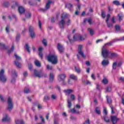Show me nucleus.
I'll use <instances>...</instances> for the list:
<instances>
[{
  "label": "nucleus",
  "instance_id": "obj_1",
  "mask_svg": "<svg viewBox=\"0 0 124 124\" xmlns=\"http://www.w3.org/2000/svg\"><path fill=\"white\" fill-rule=\"evenodd\" d=\"M70 16L67 14H63L62 15L61 21L59 22V27L61 29L64 28V26H65V19Z\"/></svg>",
  "mask_w": 124,
  "mask_h": 124
},
{
  "label": "nucleus",
  "instance_id": "obj_2",
  "mask_svg": "<svg viewBox=\"0 0 124 124\" xmlns=\"http://www.w3.org/2000/svg\"><path fill=\"white\" fill-rule=\"evenodd\" d=\"M46 59L52 64H57L58 63V58H57V56L55 55H49L46 57Z\"/></svg>",
  "mask_w": 124,
  "mask_h": 124
},
{
  "label": "nucleus",
  "instance_id": "obj_3",
  "mask_svg": "<svg viewBox=\"0 0 124 124\" xmlns=\"http://www.w3.org/2000/svg\"><path fill=\"white\" fill-rule=\"evenodd\" d=\"M110 55V51H109L105 46H103L102 48V56L105 59H108Z\"/></svg>",
  "mask_w": 124,
  "mask_h": 124
},
{
  "label": "nucleus",
  "instance_id": "obj_4",
  "mask_svg": "<svg viewBox=\"0 0 124 124\" xmlns=\"http://www.w3.org/2000/svg\"><path fill=\"white\" fill-rule=\"evenodd\" d=\"M0 81L2 83H5V82L7 81V78L4 75V69H1V70L0 71Z\"/></svg>",
  "mask_w": 124,
  "mask_h": 124
},
{
  "label": "nucleus",
  "instance_id": "obj_5",
  "mask_svg": "<svg viewBox=\"0 0 124 124\" xmlns=\"http://www.w3.org/2000/svg\"><path fill=\"white\" fill-rule=\"evenodd\" d=\"M73 39L74 41H83L86 39L85 37H83V36L80 34H76L73 36Z\"/></svg>",
  "mask_w": 124,
  "mask_h": 124
},
{
  "label": "nucleus",
  "instance_id": "obj_6",
  "mask_svg": "<svg viewBox=\"0 0 124 124\" xmlns=\"http://www.w3.org/2000/svg\"><path fill=\"white\" fill-rule=\"evenodd\" d=\"M66 76L63 74H61L58 75V79L59 82H62V85H65V81L64 79H65Z\"/></svg>",
  "mask_w": 124,
  "mask_h": 124
},
{
  "label": "nucleus",
  "instance_id": "obj_7",
  "mask_svg": "<svg viewBox=\"0 0 124 124\" xmlns=\"http://www.w3.org/2000/svg\"><path fill=\"white\" fill-rule=\"evenodd\" d=\"M13 109V103L12 102V99L10 97H9L8 99V108L7 109L9 111H11Z\"/></svg>",
  "mask_w": 124,
  "mask_h": 124
},
{
  "label": "nucleus",
  "instance_id": "obj_8",
  "mask_svg": "<svg viewBox=\"0 0 124 124\" xmlns=\"http://www.w3.org/2000/svg\"><path fill=\"white\" fill-rule=\"evenodd\" d=\"M78 52L79 54L82 57V58H86V55L84 54V52L83 51V46L79 45L78 46Z\"/></svg>",
  "mask_w": 124,
  "mask_h": 124
},
{
  "label": "nucleus",
  "instance_id": "obj_9",
  "mask_svg": "<svg viewBox=\"0 0 124 124\" xmlns=\"http://www.w3.org/2000/svg\"><path fill=\"white\" fill-rule=\"evenodd\" d=\"M57 49L61 54L64 52V47H63V46L61 44H57Z\"/></svg>",
  "mask_w": 124,
  "mask_h": 124
},
{
  "label": "nucleus",
  "instance_id": "obj_10",
  "mask_svg": "<svg viewBox=\"0 0 124 124\" xmlns=\"http://www.w3.org/2000/svg\"><path fill=\"white\" fill-rule=\"evenodd\" d=\"M34 74L36 77H38L39 78L43 77L45 75L42 72H38V71H36V70H34Z\"/></svg>",
  "mask_w": 124,
  "mask_h": 124
},
{
  "label": "nucleus",
  "instance_id": "obj_11",
  "mask_svg": "<svg viewBox=\"0 0 124 124\" xmlns=\"http://www.w3.org/2000/svg\"><path fill=\"white\" fill-rule=\"evenodd\" d=\"M12 83H15V81H16V78H17V74L15 71H12Z\"/></svg>",
  "mask_w": 124,
  "mask_h": 124
},
{
  "label": "nucleus",
  "instance_id": "obj_12",
  "mask_svg": "<svg viewBox=\"0 0 124 124\" xmlns=\"http://www.w3.org/2000/svg\"><path fill=\"white\" fill-rule=\"evenodd\" d=\"M51 3H53V1L49 0L46 4V9H42V11H43V12H45L46 10H48V9L50 8V4H51Z\"/></svg>",
  "mask_w": 124,
  "mask_h": 124
},
{
  "label": "nucleus",
  "instance_id": "obj_13",
  "mask_svg": "<svg viewBox=\"0 0 124 124\" xmlns=\"http://www.w3.org/2000/svg\"><path fill=\"white\" fill-rule=\"evenodd\" d=\"M29 32H30L31 38L35 37V33H34V32L33 31V27L32 26H30L29 27Z\"/></svg>",
  "mask_w": 124,
  "mask_h": 124
},
{
  "label": "nucleus",
  "instance_id": "obj_14",
  "mask_svg": "<svg viewBox=\"0 0 124 124\" xmlns=\"http://www.w3.org/2000/svg\"><path fill=\"white\" fill-rule=\"evenodd\" d=\"M11 118L8 116L7 114H5L3 119H2V122H9L10 121Z\"/></svg>",
  "mask_w": 124,
  "mask_h": 124
},
{
  "label": "nucleus",
  "instance_id": "obj_15",
  "mask_svg": "<svg viewBox=\"0 0 124 124\" xmlns=\"http://www.w3.org/2000/svg\"><path fill=\"white\" fill-rule=\"evenodd\" d=\"M111 119L113 124H116L119 120V118H117V117L115 116H111Z\"/></svg>",
  "mask_w": 124,
  "mask_h": 124
},
{
  "label": "nucleus",
  "instance_id": "obj_16",
  "mask_svg": "<svg viewBox=\"0 0 124 124\" xmlns=\"http://www.w3.org/2000/svg\"><path fill=\"white\" fill-rule=\"evenodd\" d=\"M64 93H65L66 95L70 94V93H74V90L72 89H67L63 90Z\"/></svg>",
  "mask_w": 124,
  "mask_h": 124
},
{
  "label": "nucleus",
  "instance_id": "obj_17",
  "mask_svg": "<svg viewBox=\"0 0 124 124\" xmlns=\"http://www.w3.org/2000/svg\"><path fill=\"white\" fill-rule=\"evenodd\" d=\"M117 41H119V39H115L114 40H112L111 42H109L107 44H105L104 46H105V47L107 45H108V46H111V45H112V44H113V43H114L115 42H117Z\"/></svg>",
  "mask_w": 124,
  "mask_h": 124
},
{
  "label": "nucleus",
  "instance_id": "obj_18",
  "mask_svg": "<svg viewBox=\"0 0 124 124\" xmlns=\"http://www.w3.org/2000/svg\"><path fill=\"white\" fill-rule=\"evenodd\" d=\"M42 50H43V47H40L38 48L39 51V56L40 57L41 59H43V54H42Z\"/></svg>",
  "mask_w": 124,
  "mask_h": 124
},
{
  "label": "nucleus",
  "instance_id": "obj_19",
  "mask_svg": "<svg viewBox=\"0 0 124 124\" xmlns=\"http://www.w3.org/2000/svg\"><path fill=\"white\" fill-rule=\"evenodd\" d=\"M118 56V54L115 53L109 52V55L108 56V59H113V58H116Z\"/></svg>",
  "mask_w": 124,
  "mask_h": 124
},
{
  "label": "nucleus",
  "instance_id": "obj_20",
  "mask_svg": "<svg viewBox=\"0 0 124 124\" xmlns=\"http://www.w3.org/2000/svg\"><path fill=\"white\" fill-rule=\"evenodd\" d=\"M18 11L20 14H23L25 13V8L22 6L18 7Z\"/></svg>",
  "mask_w": 124,
  "mask_h": 124
},
{
  "label": "nucleus",
  "instance_id": "obj_21",
  "mask_svg": "<svg viewBox=\"0 0 124 124\" xmlns=\"http://www.w3.org/2000/svg\"><path fill=\"white\" fill-rule=\"evenodd\" d=\"M102 64L104 66H106L108 65V64H109V61L106 60H104L102 62Z\"/></svg>",
  "mask_w": 124,
  "mask_h": 124
},
{
  "label": "nucleus",
  "instance_id": "obj_22",
  "mask_svg": "<svg viewBox=\"0 0 124 124\" xmlns=\"http://www.w3.org/2000/svg\"><path fill=\"white\" fill-rule=\"evenodd\" d=\"M16 124H24V121L22 119H16Z\"/></svg>",
  "mask_w": 124,
  "mask_h": 124
},
{
  "label": "nucleus",
  "instance_id": "obj_23",
  "mask_svg": "<svg viewBox=\"0 0 124 124\" xmlns=\"http://www.w3.org/2000/svg\"><path fill=\"white\" fill-rule=\"evenodd\" d=\"M65 7L68 8V9H69L70 11H71V8L73 7V5H72V4L71 3H68L65 5Z\"/></svg>",
  "mask_w": 124,
  "mask_h": 124
},
{
  "label": "nucleus",
  "instance_id": "obj_24",
  "mask_svg": "<svg viewBox=\"0 0 124 124\" xmlns=\"http://www.w3.org/2000/svg\"><path fill=\"white\" fill-rule=\"evenodd\" d=\"M34 64L36 66H37V67H41V63H40V62L38 60H35L34 62Z\"/></svg>",
  "mask_w": 124,
  "mask_h": 124
},
{
  "label": "nucleus",
  "instance_id": "obj_25",
  "mask_svg": "<svg viewBox=\"0 0 124 124\" xmlns=\"http://www.w3.org/2000/svg\"><path fill=\"white\" fill-rule=\"evenodd\" d=\"M75 70L78 74H80L81 73V68H80V67L75 66Z\"/></svg>",
  "mask_w": 124,
  "mask_h": 124
},
{
  "label": "nucleus",
  "instance_id": "obj_26",
  "mask_svg": "<svg viewBox=\"0 0 124 124\" xmlns=\"http://www.w3.org/2000/svg\"><path fill=\"white\" fill-rule=\"evenodd\" d=\"M70 79H72V80H74V81H77V76H75V75H70Z\"/></svg>",
  "mask_w": 124,
  "mask_h": 124
},
{
  "label": "nucleus",
  "instance_id": "obj_27",
  "mask_svg": "<svg viewBox=\"0 0 124 124\" xmlns=\"http://www.w3.org/2000/svg\"><path fill=\"white\" fill-rule=\"evenodd\" d=\"M88 31L91 35L93 36L94 34V31L92 28H88Z\"/></svg>",
  "mask_w": 124,
  "mask_h": 124
},
{
  "label": "nucleus",
  "instance_id": "obj_28",
  "mask_svg": "<svg viewBox=\"0 0 124 124\" xmlns=\"http://www.w3.org/2000/svg\"><path fill=\"white\" fill-rule=\"evenodd\" d=\"M89 23V25H92V19L89 18V19H85L83 21V23Z\"/></svg>",
  "mask_w": 124,
  "mask_h": 124
},
{
  "label": "nucleus",
  "instance_id": "obj_29",
  "mask_svg": "<svg viewBox=\"0 0 124 124\" xmlns=\"http://www.w3.org/2000/svg\"><path fill=\"white\" fill-rule=\"evenodd\" d=\"M54 74L51 73L49 75V80L51 82L54 80Z\"/></svg>",
  "mask_w": 124,
  "mask_h": 124
},
{
  "label": "nucleus",
  "instance_id": "obj_30",
  "mask_svg": "<svg viewBox=\"0 0 124 124\" xmlns=\"http://www.w3.org/2000/svg\"><path fill=\"white\" fill-rule=\"evenodd\" d=\"M118 66V62H113L112 64V69H116L117 68V66Z\"/></svg>",
  "mask_w": 124,
  "mask_h": 124
},
{
  "label": "nucleus",
  "instance_id": "obj_31",
  "mask_svg": "<svg viewBox=\"0 0 124 124\" xmlns=\"http://www.w3.org/2000/svg\"><path fill=\"white\" fill-rule=\"evenodd\" d=\"M71 112H72V113H73L74 114H79V110H76L75 108L71 109Z\"/></svg>",
  "mask_w": 124,
  "mask_h": 124
},
{
  "label": "nucleus",
  "instance_id": "obj_32",
  "mask_svg": "<svg viewBox=\"0 0 124 124\" xmlns=\"http://www.w3.org/2000/svg\"><path fill=\"white\" fill-rule=\"evenodd\" d=\"M25 17L26 18H31V13L28 12L25 14Z\"/></svg>",
  "mask_w": 124,
  "mask_h": 124
},
{
  "label": "nucleus",
  "instance_id": "obj_33",
  "mask_svg": "<svg viewBox=\"0 0 124 124\" xmlns=\"http://www.w3.org/2000/svg\"><path fill=\"white\" fill-rule=\"evenodd\" d=\"M115 28L116 31H121V27L119 25H116Z\"/></svg>",
  "mask_w": 124,
  "mask_h": 124
},
{
  "label": "nucleus",
  "instance_id": "obj_34",
  "mask_svg": "<svg viewBox=\"0 0 124 124\" xmlns=\"http://www.w3.org/2000/svg\"><path fill=\"white\" fill-rule=\"evenodd\" d=\"M106 97L108 103V104H111V103H112V100H111V98H109V96H108V95H107Z\"/></svg>",
  "mask_w": 124,
  "mask_h": 124
},
{
  "label": "nucleus",
  "instance_id": "obj_35",
  "mask_svg": "<svg viewBox=\"0 0 124 124\" xmlns=\"http://www.w3.org/2000/svg\"><path fill=\"white\" fill-rule=\"evenodd\" d=\"M15 64L16 65L17 67L18 68H21V63H19L17 61H15Z\"/></svg>",
  "mask_w": 124,
  "mask_h": 124
},
{
  "label": "nucleus",
  "instance_id": "obj_36",
  "mask_svg": "<svg viewBox=\"0 0 124 124\" xmlns=\"http://www.w3.org/2000/svg\"><path fill=\"white\" fill-rule=\"evenodd\" d=\"M17 6H19V5L18 4V2H16L14 5H12V9H15L16 7H17Z\"/></svg>",
  "mask_w": 124,
  "mask_h": 124
},
{
  "label": "nucleus",
  "instance_id": "obj_37",
  "mask_svg": "<svg viewBox=\"0 0 124 124\" xmlns=\"http://www.w3.org/2000/svg\"><path fill=\"white\" fill-rule=\"evenodd\" d=\"M103 84L106 85V84H108V79L106 78H104L102 80Z\"/></svg>",
  "mask_w": 124,
  "mask_h": 124
},
{
  "label": "nucleus",
  "instance_id": "obj_38",
  "mask_svg": "<svg viewBox=\"0 0 124 124\" xmlns=\"http://www.w3.org/2000/svg\"><path fill=\"white\" fill-rule=\"evenodd\" d=\"M25 48L27 51H28V53H31V50H30V46H29V45L28 44L26 45Z\"/></svg>",
  "mask_w": 124,
  "mask_h": 124
},
{
  "label": "nucleus",
  "instance_id": "obj_39",
  "mask_svg": "<svg viewBox=\"0 0 124 124\" xmlns=\"http://www.w3.org/2000/svg\"><path fill=\"white\" fill-rule=\"evenodd\" d=\"M14 51V46H12V48L10 50H8V54H10V53H12V52H13Z\"/></svg>",
  "mask_w": 124,
  "mask_h": 124
},
{
  "label": "nucleus",
  "instance_id": "obj_40",
  "mask_svg": "<svg viewBox=\"0 0 124 124\" xmlns=\"http://www.w3.org/2000/svg\"><path fill=\"white\" fill-rule=\"evenodd\" d=\"M113 4L115 5H120V1L118 0H114L113 1Z\"/></svg>",
  "mask_w": 124,
  "mask_h": 124
},
{
  "label": "nucleus",
  "instance_id": "obj_41",
  "mask_svg": "<svg viewBox=\"0 0 124 124\" xmlns=\"http://www.w3.org/2000/svg\"><path fill=\"white\" fill-rule=\"evenodd\" d=\"M9 29H10V26H7L5 29V31L7 33H9Z\"/></svg>",
  "mask_w": 124,
  "mask_h": 124
},
{
  "label": "nucleus",
  "instance_id": "obj_42",
  "mask_svg": "<svg viewBox=\"0 0 124 124\" xmlns=\"http://www.w3.org/2000/svg\"><path fill=\"white\" fill-rule=\"evenodd\" d=\"M95 112L96 114H98V115H99L100 114V109L98 108H96L95 109Z\"/></svg>",
  "mask_w": 124,
  "mask_h": 124
},
{
  "label": "nucleus",
  "instance_id": "obj_43",
  "mask_svg": "<svg viewBox=\"0 0 124 124\" xmlns=\"http://www.w3.org/2000/svg\"><path fill=\"white\" fill-rule=\"evenodd\" d=\"M0 48L1 49H5V45L2 44V43H0Z\"/></svg>",
  "mask_w": 124,
  "mask_h": 124
},
{
  "label": "nucleus",
  "instance_id": "obj_44",
  "mask_svg": "<svg viewBox=\"0 0 124 124\" xmlns=\"http://www.w3.org/2000/svg\"><path fill=\"white\" fill-rule=\"evenodd\" d=\"M46 68L49 70H53V67L52 66H49V65H46Z\"/></svg>",
  "mask_w": 124,
  "mask_h": 124
},
{
  "label": "nucleus",
  "instance_id": "obj_45",
  "mask_svg": "<svg viewBox=\"0 0 124 124\" xmlns=\"http://www.w3.org/2000/svg\"><path fill=\"white\" fill-rule=\"evenodd\" d=\"M104 120L106 123H109L110 122V119L107 117H104Z\"/></svg>",
  "mask_w": 124,
  "mask_h": 124
},
{
  "label": "nucleus",
  "instance_id": "obj_46",
  "mask_svg": "<svg viewBox=\"0 0 124 124\" xmlns=\"http://www.w3.org/2000/svg\"><path fill=\"white\" fill-rule=\"evenodd\" d=\"M72 105L71 104V101H70L69 99H68V107L69 108H71Z\"/></svg>",
  "mask_w": 124,
  "mask_h": 124
},
{
  "label": "nucleus",
  "instance_id": "obj_47",
  "mask_svg": "<svg viewBox=\"0 0 124 124\" xmlns=\"http://www.w3.org/2000/svg\"><path fill=\"white\" fill-rule=\"evenodd\" d=\"M43 44H44V46H47V40L44 39L43 41Z\"/></svg>",
  "mask_w": 124,
  "mask_h": 124
},
{
  "label": "nucleus",
  "instance_id": "obj_48",
  "mask_svg": "<svg viewBox=\"0 0 124 124\" xmlns=\"http://www.w3.org/2000/svg\"><path fill=\"white\" fill-rule=\"evenodd\" d=\"M107 24L108 25V28H111L113 27V24H112L111 23H108H108H107Z\"/></svg>",
  "mask_w": 124,
  "mask_h": 124
},
{
  "label": "nucleus",
  "instance_id": "obj_49",
  "mask_svg": "<svg viewBox=\"0 0 124 124\" xmlns=\"http://www.w3.org/2000/svg\"><path fill=\"white\" fill-rule=\"evenodd\" d=\"M24 93H31V90H30L29 89H25L24 90Z\"/></svg>",
  "mask_w": 124,
  "mask_h": 124
},
{
  "label": "nucleus",
  "instance_id": "obj_50",
  "mask_svg": "<svg viewBox=\"0 0 124 124\" xmlns=\"http://www.w3.org/2000/svg\"><path fill=\"white\" fill-rule=\"evenodd\" d=\"M70 98L72 100H75V95L73 94H71Z\"/></svg>",
  "mask_w": 124,
  "mask_h": 124
},
{
  "label": "nucleus",
  "instance_id": "obj_51",
  "mask_svg": "<svg viewBox=\"0 0 124 124\" xmlns=\"http://www.w3.org/2000/svg\"><path fill=\"white\" fill-rule=\"evenodd\" d=\"M15 57H16V60H21V57L18 56L16 53L15 54Z\"/></svg>",
  "mask_w": 124,
  "mask_h": 124
},
{
  "label": "nucleus",
  "instance_id": "obj_52",
  "mask_svg": "<svg viewBox=\"0 0 124 124\" xmlns=\"http://www.w3.org/2000/svg\"><path fill=\"white\" fill-rule=\"evenodd\" d=\"M110 14H108L107 16V19L106 20V23H108V21H109V19H110Z\"/></svg>",
  "mask_w": 124,
  "mask_h": 124
},
{
  "label": "nucleus",
  "instance_id": "obj_53",
  "mask_svg": "<svg viewBox=\"0 0 124 124\" xmlns=\"http://www.w3.org/2000/svg\"><path fill=\"white\" fill-rule=\"evenodd\" d=\"M47 100H49V96L46 95L44 97V101H47Z\"/></svg>",
  "mask_w": 124,
  "mask_h": 124
},
{
  "label": "nucleus",
  "instance_id": "obj_54",
  "mask_svg": "<svg viewBox=\"0 0 124 124\" xmlns=\"http://www.w3.org/2000/svg\"><path fill=\"white\" fill-rule=\"evenodd\" d=\"M70 24H71V20H70V19H68L67 21H66V24L68 26H69V25H70Z\"/></svg>",
  "mask_w": 124,
  "mask_h": 124
},
{
  "label": "nucleus",
  "instance_id": "obj_55",
  "mask_svg": "<svg viewBox=\"0 0 124 124\" xmlns=\"http://www.w3.org/2000/svg\"><path fill=\"white\" fill-rule=\"evenodd\" d=\"M38 26H39V28L40 30H42V27H41V22L39 20L38 22Z\"/></svg>",
  "mask_w": 124,
  "mask_h": 124
},
{
  "label": "nucleus",
  "instance_id": "obj_56",
  "mask_svg": "<svg viewBox=\"0 0 124 124\" xmlns=\"http://www.w3.org/2000/svg\"><path fill=\"white\" fill-rule=\"evenodd\" d=\"M118 17H119V20L120 21H122V20H123V16H121L120 15H118Z\"/></svg>",
  "mask_w": 124,
  "mask_h": 124
},
{
  "label": "nucleus",
  "instance_id": "obj_57",
  "mask_svg": "<svg viewBox=\"0 0 124 124\" xmlns=\"http://www.w3.org/2000/svg\"><path fill=\"white\" fill-rule=\"evenodd\" d=\"M28 67L30 70H31V69H32V65H31V63L29 64Z\"/></svg>",
  "mask_w": 124,
  "mask_h": 124
},
{
  "label": "nucleus",
  "instance_id": "obj_58",
  "mask_svg": "<svg viewBox=\"0 0 124 124\" xmlns=\"http://www.w3.org/2000/svg\"><path fill=\"white\" fill-rule=\"evenodd\" d=\"M107 92H110L111 91V88L110 87H107L106 89Z\"/></svg>",
  "mask_w": 124,
  "mask_h": 124
},
{
  "label": "nucleus",
  "instance_id": "obj_59",
  "mask_svg": "<svg viewBox=\"0 0 124 124\" xmlns=\"http://www.w3.org/2000/svg\"><path fill=\"white\" fill-rule=\"evenodd\" d=\"M23 76H24V77H27V76H28V72H24L23 73Z\"/></svg>",
  "mask_w": 124,
  "mask_h": 124
},
{
  "label": "nucleus",
  "instance_id": "obj_60",
  "mask_svg": "<svg viewBox=\"0 0 124 124\" xmlns=\"http://www.w3.org/2000/svg\"><path fill=\"white\" fill-rule=\"evenodd\" d=\"M91 78L93 80H95V76H94V74H92L91 75Z\"/></svg>",
  "mask_w": 124,
  "mask_h": 124
},
{
  "label": "nucleus",
  "instance_id": "obj_61",
  "mask_svg": "<svg viewBox=\"0 0 124 124\" xmlns=\"http://www.w3.org/2000/svg\"><path fill=\"white\" fill-rule=\"evenodd\" d=\"M104 113H105V115H107V110L106 108H104Z\"/></svg>",
  "mask_w": 124,
  "mask_h": 124
},
{
  "label": "nucleus",
  "instance_id": "obj_62",
  "mask_svg": "<svg viewBox=\"0 0 124 124\" xmlns=\"http://www.w3.org/2000/svg\"><path fill=\"white\" fill-rule=\"evenodd\" d=\"M4 6H5L6 7H8V2H5L4 3Z\"/></svg>",
  "mask_w": 124,
  "mask_h": 124
},
{
  "label": "nucleus",
  "instance_id": "obj_63",
  "mask_svg": "<svg viewBox=\"0 0 124 124\" xmlns=\"http://www.w3.org/2000/svg\"><path fill=\"white\" fill-rule=\"evenodd\" d=\"M84 124H90V120L88 119L84 122Z\"/></svg>",
  "mask_w": 124,
  "mask_h": 124
},
{
  "label": "nucleus",
  "instance_id": "obj_64",
  "mask_svg": "<svg viewBox=\"0 0 124 124\" xmlns=\"http://www.w3.org/2000/svg\"><path fill=\"white\" fill-rule=\"evenodd\" d=\"M51 98H52V99H53V100L55 99H56V96H55V95H54V94H52V95H51Z\"/></svg>",
  "mask_w": 124,
  "mask_h": 124
}]
</instances>
